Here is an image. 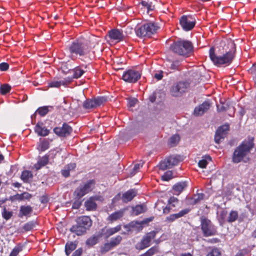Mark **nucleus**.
<instances>
[{
    "label": "nucleus",
    "instance_id": "nucleus-55",
    "mask_svg": "<svg viewBox=\"0 0 256 256\" xmlns=\"http://www.w3.org/2000/svg\"><path fill=\"white\" fill-rule=\"evenodd\" d=\"M162 73L163 72L161 70L156 72L154 74V78L158 80H162L163 77Z\"/></svg>",
    "mask_w": 256,
    "mask_h": 256
},
{
    "label": "nucleus",
    "instance_id": "nucleus-28",
    "mask_svg": "<svg viewBox=\"0 0 256 256\" xmlns=\"http://www.w3.org/2000/svg\"><path fill=\"white\" fill-rule=\"evenodd\" d=\"M76 167V164L74 163L68 164L62 170L61 172L62 175L65 178L68 177L70 176V172L74 170Z\"/></svg>",
    "mask_w": 256,
    "mask_h": 256
},
{
    "label": "nucleus",
    "instance_id": "nucleus-24",
    "mask_svg": "<svg viewBox=\"0 0 256 256\" xmlns=\"http://www.w3.org/2000/svg\"><path fill=\"white\" fill-rule=\"evenodd\" d=\"M190 209H184L177 214H170V216L166 217V220L170 222H172L176 219L181 218L190 212Z\"/></svg>",
    "mask_w": 256,
    "mask_h": 256
},
{
    "label": "nucleus",
    "instance_id": "nucleus-25",
    "mask_svg": "<svg viewBox=\"0 0 256 256\" xmlns=\"http://www.w3.org/2000/svg\"><path fill=\"white\" fill-rule=\"evenodd\" d=\"M147 30L148 29L146 28V24L138 25L135 28L136 33L139 37L149 36Z\"/></svg>",
    "mask_w": 256,
    "mask_h": 256
},
{
    "label": "nucleus",
    "instance_id": "nucleus-5",
    "mask_svg": "<svg viewBox=\"0 0 256 256\" xmlns=\"http://www.w3.org/2000/svg\"><path fill=\"white\" fill-rule=\"evenodd\" d=\"M200 220L201 230L204 236L207 237L216 234V228L210 220L202 216Z\"/></svg>",
    "mask_w": 256,
    "mask_h": 256
},
{
    "label": "nucleus",
    "instance_id": "nucleus-12",
    "mask_svg": "<svg viewBox=\"0 0 256 256\" xmlns=\"http://www.w3.org/2000/svg\"><path fill=\"white\" fill-rule=\"evenodd\" d=\"M187 87V83L182 82H178L172 87L170 93L174 96H180L182 93L185 92Z\"/></svg>",
    "mask_w": 256,
    "mask_h": 256
},
{
    "label": "nucleus",
    "instance_id": "nucleus-44",
    "mask_svg": "<svg viewBox=\"0 0 256 256\" xmlns=\"http://www.w3.org/2000/svg\"><path fill=\"white\" fill-rule=\"evenodd\" d=\"M49 148V143L46 140H43L40 142L38 145V150L40 151L43 152L48 149Z\"/></svg>",
    "mask_w": 256,
    "mask_h": 256
},
{
    "label": "nucleus",
    "instance_id": "nucleus-4",
    "mask_svg": "<svg viewBox=\"0 0 256 256\" xmlns=\"http://www.w3.org/2000/svg\"><path fill=\"white\" fill-rule=\"evenodd\" d=\"M210 57L214 64L218 66H228L232 61L234 54L231 51L226 52L222 56H218L214 54V48L212 47L210 50Z\"/></svg>",
    "mask_w": 256,
    "mask_h": 256
},
{
    "label": "nucleus",
    "instance_id": "nucleus-53",
    "mask_svg": "<svg viewBox=\"0 0 256 256\" xmlns=\"http://www.w3.org/2000/svg\"><path fill=\"white\" fill-rule=\"evenodd\" d=\"M2 217L6 220H9L12 216V212L7 211L6 209H4L2 212Z\"/></svg>",
    "mask_w": 256,
    "mask_h": 256
},
{
    "label": "nucleus",
    "instance_id": "nucleus-49",
    "mask_svg": "<svg viewBox=\"0 0 256 256\" xmlns=\"http://www.w3.org/2000/svg\"><path fill=\"white\" fill-rule=\"evenodd\" d=\"M173 178L172 172L168 170L166 172L163 176H162V178L163 180L168 181Z\"/></svg>",
    "mask_w": 256,
    "mask_h": 256
},
{
    "label": "nucleus",
    "instance_id": "nucleus-47",
    "mask_svg": "<svg viewBox=\"0 0 256 256\" xmlns=\"http://www.w3.org/2000/svg\"><path fill=\"white\" fill-rule=\"evenodd\" d=\"M48 107L45 106L38 108L36 110V112L40 116H44L48 114Z\"/></svg>",
    "mask_w": 256,
    "mask_h": 256
},
{
    "label": "nucleus",
    "instance_id": "nucleus-41",
    "mask_svg": "<svg viewBox=\"0 0 256 256\" xmlns=\"http://www.w3.org/2000/svg\"><path fill=\"white\" fill-rule=\"evenodd\" d=\"M36 222L34 221H30L25 224L22 226V228L25 232L31 230L35 226Z\"/></svg>",
    "mask_w": 256,
    "mask_h": 256
},
{
    "label": "nucleus",
    "instance_id": "nucleus-62",
    "mask_svg": "<svg viewBox=\"0 0 256 256\" xmlns=\"http://www.w3.org/2000/svg\"><path fill=\"white\" fill-rule=\"evenodd\" d=\"M142 164L143 163H139L136 164L133 168L134 170L136 172L140 168V167H142Z\"/></svg>",
    "mask_w": 256,
    "mask_h": 256
},
{
    "label": "nucleus",
    "instance_id": "nucleus-9",
    "mask_svg": "<svg viewBox=\"0 0 256 256\" xmlns=\"http://www.w3.org/2000/svg\"><path fill=\"white\" fill-rule=\"evenodd\" d=\"M182 161L179 156H170L160 163V167L162 170L170 168L172 166L178 165Z\"/></svg>",
    "mask_w": 256,
    "mask_h": 256
},
{
    "label": "nucleus",
    "instance_id": "nucleus-52",
    "mask_svg": "<svg viewBox=\"0 0 256 256\" xmlns=\"http://www.w3.org/2000/svg\"><path fill=\"white\" fill-rule=\"evenodd\" d=\"M32 209H20L19 216L22 217L24 216H27L30 214Z\"/></svg>",
    "mask_w": 256,
    "mask_h": 256
},
{
    "label": "nucleus",
    "instance_id": "nucleus-40",
    "mask_svg": "<svg viewBox=\"0 0 256 256\" xmlns=\"http://www.w3.org/2000/svg\"><path fill=\"white\" fill-rule=\"evenodd\" d=\"M238 218V214L236 211L232 210L229 214L227 219V221L229 222H234Z\"/></svg>",
    "mask_w": 256,
    "mask_h": 256
},
{
    "label": "nucleus",
    "instance_id": "nucleus-32",
    "mask_svg": "<svg viewBox=\"0 0 256 256\" xmlns=\"http://www.w3.org/2000/svg\"><path fill=\"white\" fill-rule=\"evenodd\" d=\"M124 216V210H120L116 211L111 214H110L108 217V220L111 222L116 221L120 218H121Z\"/></svg>",
    "mask_w": 256,
    "mask_h": 256
},
{
    "label": "nucleus",
    "instance_id": "nucleus-20",
    "mask_svg": "<svg viewBox=\"0 0 256 256\" xmlns=\"http://www.w3.org/2000/svg\"><path fill=\"white\" fill-rule=\"evenodd\" d=\"M210 104L205 102L194 108V114L196 116H202L210 108Z\"/></svg>",
    "mask_w": 256,
    "mask_h": 256
},
{
    "label": "nucleus",
    "instance_id": "nucleus-39",
    "mask_svg": "<svg viewBox=\"0 0 256 256\" xmlns=\"http://www.w3.org/2000/svg\"><path fill=\"white\" fill-rule=\"evenodd\" d=\"M12 87L8 84H4L0 86V93L2 95H5L11 90Z\"/></svg>",
    "mask_w": 256,
    "mask_h": 256
},
{
    "label": "nucleus",
    "instance_id": "nucleus-7",
    "mask_svg": "<svg viewBox=\"0 0 256 256\" xmlns=\"http://www.w3.org/2000/svg\"><path fill=\"white\" fill-rule=\"evenodd\" d=\"M106 101V99L102 96H98L94 98L86 99L83 102V108L86 110H91L102 105Z\"/></svg>",
    "mask_w": 256,
    "mask_h": 256
},
{
    "label": "nucleus",
    "instance_id": "nucleus-58",
    "mask_svg": "<svg viewBox=\"0 0 256 256\" xmlns=\"http://www.w3.org/2000/svg\"><path fill=\"white\" fill-rule=\"evenodd\" d=\"M141 4L142 6L146 8L148 10H152V8H150L151 4L148 3V2L142 0L141 2Z\"/></svg>",
    "mask_w": 256,
    "mask_h": 256
},
{
    "label": "nucleus",
    "instance_id": "nucleus-31",
    "mask_svg": "<svg viewBox=\"0 0 256 256\" xmlns=\"http://www.w3.org/2000/svg\"><path fill=\"white\" fill-rule=\"evenodd\" d=\"M77 246L76 242H70L66 243L65 245V252L66 256H68L72 251L74 250Z\"/></svg>",
    "mask_w": 256,
    "mask_h": 256
},
{
    "label": "nucleus",
    "instance_id": "nucleus-16",
    "mask_svg": "<svg viewBox=\"0 0 256 256\" xmlns=\"http://www.w3.org/2000/svg\"><path fill=\"white\" fill-rule=\"evenodd\" d=\"M108 36L112 40L116 42L123 40L124 39L122 32L118 29H114L109 31Z\"/></svg>",
    "mask_w": 256,
    "mask_h": 256
},
{
    "label": "nucleus",
    "instance_id": "nucleus-61",
    "mask_svg": "<svg viewBox=\"0 0 256 256\" xmlns=\"http://www.w3.org/2000/svg\"><path fill=\"white\" fill-rule=\"evenodd\" d=\"M246 254V252L244 250H240L235 256H244Z\"/></svg>",
    "mask_w": 256,
    "mask_h": 256
},
{
    "label": "nucleus",
    "instance_id": "nucleus-3",
    "mask_svg": "<svg viewBox=\"0 0 256 256\" xmlns=\"http://www.w3.org/2000/svg\"><path fill=\"white\" fill-rule=\"evenodd\" d=\"M172 50L179 55L188 56L193 52L192 43L186 40H177L171 45Z\"/></svg>",
    "mask_w": 256,
    "mask_h": 256
},
{
    "label": "nucleus",
    "instance_id": "nucleus-51",
    "mask_svg": "<svg viewBox=\"0 0 256 256\" xmlns=\"http://www.w3.org/2000/svg\"><path fill=\"white\" fill-rule=\"evenodd\" d=\"M206 256H221V252L217 248L212 249Z\"/></svg>",
    "mask_w": 256,
    "mask_h": 256
},
{
    "label": "nucleus",
    "instance_id": "nucleus-38",
    "mask_svg": "<svg viewBox=\"0 0 256 256\" xmlns=\"http://www.w3.org/2000/svg\"><path fill=\"white\" fill-rule=\"evenodd\" d=\"M158 252L157 246H152L148 249L146 252L139 256H152Z\"/></svg>",
    "mask_w": 256,
    "mask_h": 256
},
{
    "label": "nucleus",
    "instance_id": "nucleus-45",
    "mask_svg": "<svg viewBox=\"0 0 256 256\" xmlns=\"http://www.w3.org/2000/svg\"><path fill=\"white\" fill-rule=\"evenodd\" d=\"M113 246L111 245L110 242L109 243H106L100 248V252L102 254H104L110 250Z\"/></svg>",
    "mask_w": 256,
    "mask_h": 256
},
{
    "label": "nucleus",
    "instance_id": "nucleus-30",
    "mask_svg": "<svg viewBox=\"0 0 256 256\" xmlns=\"http://www.w3.org/2000/svg\"><path fill=\"white\" fill-rule=\"evenodd\" d=\"M148 36H150L156 32L159 27L154 22H148L146 24Z\"/></svg>",
    "mask_w": 256,
    "mask_h": 256
},
{
    "label": "nucleus",
    "instance_id": "nucleus-23",
    "mask_svg": "<svg viewBox=\"0 0 256 256\" xmlns=\"http://www.w3.org/2000/svg\"><path fill=\"white\" fill-rule=\"evenodd\" d=\"M34 131L38 136H46L49 134V130L44 126L42 122H38L34 128Z\"/></svg>",
    "mask_w": 256,
    "mask_h": 256
},
{
    "label": "nucleus",
    "instance_id": "nucleus-1",
    "mask_svg": "<svg viewBox=\"0 0 256 256\" xmlns=\"http://www.w3.org/2000/svg\"><path fill=\"white\" fill-rule=\"evenodd\" d=\"M91 50L90 42L85 38L76 40L68 47L69 57L72 60H76L78 56H87Z\"/></svg>",
    "mask_w": 256,
    "mask_h": 256
},
{
    "label": "nucleus",
    "instance_id": "nucleus-48",
    "mask_svg": "<svg viewBox=\"0 0 256 256\" xmlns=\"http://www.w3.org/2000/svg\"><path fill=\"white\" fill-rule=\"evenodd\" d=\"M65 82L64 81H52L49 84V86L52 88H60L62 85H64Z\"/></svg>",
    "mask_w": 256,
    "mask_h": 256
},
{
    "label": "nucleus",
    "instance_id": "nucleus-42",
    "mask_svg": "<svg viewBox=\"0 0 256 256\" xmlns=\"http://www.w3.org/2000/svg\"><path fill=\"white\" fill-rule=\"evenodd\" d=\"M122 240V237L118 235L114 238H112L110 240V243L113 248H114L120 244Z\"/></svg>",
    "mask_w": 256,
    "mask_h": 256
},
{
    "label": "nucleus",
    "instance_id": "nucleus-2",
    "mask_svg": "<svg viewBox=\"0 0 256 256\" xmlns=\"http://www.w3.org/2000/svg\"><path fill=\"white\" fill-rule=\"evenodd\" d=\"M254 146V138H248L244 140L234 150L232 160L234 163L241 162H247L250 158L248 154Z\"/></svg>",
    "mask_w": 256,
    "mask_h": 256
},
{
    "label": "nucleus",
    "instance_id": "nucleus-29",
    "mask_svg": "<svg viewBox=\"0 0 256 256\" xmlns=\"http://www.w3.org/2000/svg\"><path fill=\"white\" fill-rule=\"evenodd\" d=\"M48 162V158L46 156H44L40 158L38 162L34 165V168L36 170H40L42 167L46 166Z\"/></svg>",
    "mask_w": 256,
    "mask_h": 256
},
{
    "label": "nucleus",
    "instance_id": "nucleus-34",
    "mask_svg": "<svg viewBox=\"0 0 256 256\" xmlns=\"http://www.w3.org/2000/svg\"><path fill=\"white\" fill-rule=\"evenodd\" d=\"M24 246L20 243L18 244L12 250L9 256H17L20 252L23 250Z\"/></svg>",
    "mask_w": 256,
    "mask_h": 256
},
{
    "label": "nucleus",
    "instance_id": "nucleus-60",
    "mask_svg": "<svg viewBox=\"0 0 256 256\" xmlns=\"http://www.w3.org/2000/svg\"><path fill=\"white\" fill-rule=\"evenodd\" d=\"M40 200L42 204H46L48 201V197L46 196H42L40 198Z\"/></svg>",
    "mask_w": 256,
    "mask_h": 256
},
{
    "label": "nucleus",
    "instance_id": "nucleus-35",
    "mask_svg": "<svg viewBox=\"0 0 256 256\" xmlns=\"http://www.w3.org/2000/svg\"><path fill=\"white\" fill-rule=\"evenodd\" d=\"M179 204V200L174 196L170 197L168 200V208L178 206Z\"/></svg>",
    "mask_w": 256,
    "mask_h": 256
},
{
    "label": "nucleus",
    "instance_id": "nucleus-50",
    "mask_svg": "<svg viewBox=\"0 0 256 256\" xmlns=\"http://www.w3.org/2000/svg\"><path fill=\"white\" fill-rule=\"evenodd\" d=\"M14 197L15 199L22 200L24 199H29L31 198V196L28 192H24L21 194H17Z\"/></svg>",
    "mask_w": 256,
    "mask_h": 256
},
{
    "label": "nucleus",
    "instance_id": "nucleus-59",
    "mask_svg": "<svg viewBox=\"0 0 256 256\" xmlns=\"http://www.w3.org/2000/svg\"><path fill=\"white\" fill-rule=\"evenodd\" d=\"M132 214H134L136 215H138L140 213L145 212V209H132Z\"/></svg>",
    "mask_w": 256,
    "mask_h": 256
},
{
    "label": "nucleus",
    "instance_id": "nucleus-6",
    "mask_svg": "<svg viewBox=\"0 0 256 256\" xmlns=\"http://www.w3.org/2000/svg\"><path fill=\"white\" fill-rule=\"evenodd\" d=\"M96 182L94 180H89L84 185L79 186L74 191V194L80 199L88 193L92 191L94 188Z\"/></svg>",
    "mask_w": 256,
    "mask_h": 256
},
{
    "label": "nucleus",
    "instance_id": "nucleus-26",
    "mask_svg": "<svg viewBox=\"0 0 256 256\" xmlns=\"http://www.w3.org/2000/svg\"><path fill=\"white\" fill-rule=\"evenodd\" d=\"M186 186L187 184L186 182H178L173 186L172 193L175 195L178 196Z\"/></svg>",
    "mask_w": 256,
    "mask_h": 256
},
{
    "label": "nucleus",
    "instance_id": "nucleus-13",
    "mask_svg": "<svg viewBox=\"0 0 256 256\" xmlns=\"http://www.w3.org/2000/svg\"><path fill=\"white\" fill-rule=\"evenodd\" d=\"M104 229H101L100 230L97 232L95 234L86 240V245L89 247H92L96 245L98 242L100 238L104 236Z\"/></svg>",
    "mask_w": 256,
    "mask_h": 256
},
{
    "label": "nucleus",
    "instance_id": "nucleus-33",
    "mask_svg": "<svg viewBox=\"0 0 256 256\" xmlns=\"http://www.w3.org/2000/svg\"><path fill=\"white\" fill-rule=\"evenodd\" d=\"M32 177L33 175L31 172L28 170H24L20 178L24 182H28L30 179L32 178Z\"/></svg>",
    "mask_w": 256,
    "mask_h": 256
},
{
    "label": "nucleus",
    "instance_id": "nucleus-64",
    "mask_svg": "<svg viewBox=\"0 0 256 256\" xmlns=\"http://www.w3.org/2000/svg\"><path fill=\"white\" fill-rule=\"evenodd\" d=\"M178 66V62H173L171 64L170 68L173 70L177 69Z\"/></svg>",
    "mask_w": 256,
    "mask_h": 256
},
{
    "label": "nucleus",
    "instance_id": "nucleus-19",
    "mask_svg": "<svg viewBox=\"0 0 256 256\" xmlns=\"http://www.w3.org/2000/svg\"><path fill=\"white\" fill-rule=\"evenodd\" d=\"M124 228H126L128 232L136 230L138 232L143 228L141 222L135 221L131 222L128 224L125 225Z\"/></svg>",
    "mask_w": 256,
    "mask_h": 256
},
{
    "label": "nucleus",
    "instance_id": "nucleus-22",
    "mask_svg": "<svg viewBox=\"0 0 256 256\" xmlns=\"http://www.w3.org/2000/svg\"><path fill=\"white\" fill-rule=\"evenodd\" d=\"M136 194L137 191L135 189H132L123 194L122 200L124 202H128L132 200Z\"/></svg>",
    "mask_w": 256,
    "mask_h": 256
},
{
    "label": "nucleus",
    "instance_id": "nucleus-36",
    "mask_svg": "<svg viewBox=\"0 0 256 256\" xmlns=\"http://www.w3.org/2000/svg\"><path fill=\"white\" fill-rule=\"evenodd\" d=\"M208 160H211V158L210 156H206L203 157L198 163V166L202 168H206L208 164Z\"/></svg>",
    "mask_w": 256,
    "mask_h": 256
},
{
    "label": "nucleus",
    "instance_id": "nucleus-15",
    "mask_svg": "<svg viewBox=\"0 0 256 256\" xmlns=\"http://www.w3.org/2000/svg\"><path fill=\"white\" fill-rule=\"evenodd\" d=\"M72 130V128L68 124L64 123L62 127L55 128L54 129V132L59 136H66L70 134Z\"/></svg>",
    "mask_w": 256,
    "mask_h": 256
},
{
    "label": "nucleus",
    "instance_id": "nucleus-57",
    "mask_svg": "<svg viewBox=\"0 0 256 256\" xmlns=\"http://www.w3.org/2000/svg\"><path fill=\"white\" fill-rule=\"evenodd\" d=\"M154 218V216H150V218H144V219L142 222V225L143 224H148V222H152Z\"/></svg>",
    "mask_w": 256,
    "mask_h": 256
},
{
    "label": "nucleus",
    "instance_id": "nucleus-43",
    "mask_svg": "<svg viewBox=\"0 0 256 256\" xmlns=\"http://www.w3.org/2000/svg\"><path fill=\"white\" fill-rule=\"evenodd\" d=\"M180 138L178 135H174L170 138L169 144L171 146H175L179 142Z\"/></svg>",
    "mask_w": 256,
    "mask_h": 256
},
{
    "label": "nucleus",
    "instance_id": "nucleus-14",
    "mask_svg": "<svg viewBox=\"0 0 256 256\" xmlns=\"http://www.w3.org/2000/svg\"><path fill=\"white\" fill-rule=\"evenodd\" d=\"M229 125L225 124L220 126L216 132L214 140L216 143L218 144L222 138H224L228 132L229 130Z\"/></svg>",
    "mask_w": 256,
    "mask_h": 256
},
{
    "label": "nucleus",
    "instance_id": "nucleus-54",
    "mask_svg": "<svg viewBox=\"0 0 256 256\" xmlns=\"http://www.w3.org/2000/svg\"><path fill=\"white\" fill-rule=\"evenodd\" d=\"M9 65L8 63L2 62L0 64V70L1 71H6L8 70Z\"/></svg>",
    "mask_w": 256,
    "mask_h": 256
},
{
    "label": "nucleus",
    "instance_id": "nucleus-56",
    "mask_svg": "<svg viewBox=\"0 0 256 256\" xmlns=\"http://www.w3.org/2000/svg\"><path fill=\"white\" fill-rule=\"evenodd\" d=\"M83 250L82 248H78L72 254V256H81Z\"/></svg>",
    "mask_w": 256,
    "mask_h": 256
},
{
    "label": "nucleus",
    "instance_id": "nucleus-37",
    "mask_svg": "<svg viewBox=\"0 0 256 256\" xmlns=\"http://www.w3.org/2000/svg\"><path fill=\"white\" fill-rule=\"evenodd\" d=\"M73 72V78H80L84 72V71L80 67H76L72 70Z\"/></svg>",
    "mask_w": 256,
    "mask_h": 256
},
{
    "label": "nucleus",
    "instance_id": "nucleus-10",
    "mask_svg": "<svg viewBox=\"0 0 256 256\" xmlns=\"http://www.w3.org/2000/svg\"><path fill=\"white\" fill-rule=\"evenodd\" d=\"M141 75V72L134 69H130L124 73L122 79L126 82L134 83L140 78Z\"/></svg>",
    "mask_w": 256,
    "mask_h": 256
},
{
    "label": "nucleus",
    "instance_id": "nucleus-46",
    "mask_svg": "<svg viewBox=\"0 0 256 256\" xmlns=\"http://www.w3.org/2000/svg\"><path fill=\"white\" fill-rule=\"evenodd\" d=\"M204 198V194L202 193L197 194L194 196L192 198V202L196 204Z\"/></svg>",
    "mask_w": 256,
    "mask_h": 256
},
{
    "label": "nucleus",
    "instance_id": "nucleus-27",
    "mask_svg": "<svg viewBox=\"0 0 256 256\" xmlns=\"http://www.w3.org/2000/svg\"><path fill=\"white\" fill-rule=\"evenodd\" d=\"M102 229H104V236L105 235L106 238H108L115 233L119 232L121 230V226L118 225L116 227L109 228H106L105 227Z\"/></svg>",
    "mask_w": 256,
    "mask_h": 256
},
{
    "label": "nucleus",
    "instance_id": "nucleus-21",
    "mask_svg": "<svg viewBox=\"0 0 256 256\" xmlns=\"http://www.w3.org/2000/svg\"><path fill=\"white\" fill-rule=\"evenodd\" d=\"M70 230L72 233H74L78 236H82L86 234L87 232L84 229V228L80 224V225L78 222H76V224L73 225L70 228Z\"/></svg>",
    "mask_w": 256,
    "mask_h": 256
},
{
    "label": "nucleus",
    "instance_id": "nucleus-17",
    "mask_svg": "<svg viewBox=\"0 0 256 256\" xmlns=\"http://www.w3.org/2000/svg\"><path fill=\"white\" fill-rule=\"evenodd\" d=\"M76 222L78 224L84 228V229L87 231L88 230L92 225V220L88 216H82L76 218Z\"/></svg>",
    "mask_w": 256,
    "mask_h": 256
},
{
    "label": "nucleus",
    "instance_id": "nucleus-11",
    "mask_svg": "<svg viewBox=\"0 0 256 256\" xmlns=\"http://www.w3.org/2000/svg\"><path fill=\"white\" fill-rule=\"evenodd\" d=\"M180 23L184 30L188 31L194 26L196 20L192 16H183L180 20Z\"/></svg>",
    "mask_w": 256,
    "mask_h": 256
},
{
    "label": "nucleus",
    "instance_id": "nucleus-8",
    "mask_svg": "<svg viewBox=\"0 0 256 256\" xmlns=\"http://www.w3.org/2000/svg\"><path fill=\"white\" fill-rule=\"evenodd\" d=\"M156 233V232L152 230L146 234L140 242L136 244V248L140 250L149 247L152 240L155 238Z\"/></svg>",
    "mask_w": 256,
    "mask_h": 256
},
{
    "label": "nucleus",
    "instance_id": "nucleus-18",
    "mask_svg": "<svg viewBox=\"0 0 256 256\" xmlns=\"http://www.w3.org/2000/svg\"><path fill=\"white\" fill-rule=\"evenodd\" d=\"M102 200V197L99 196H92L84 202L86 208H96L98 204Z\"/></svg>",
    "mask_w": 256,
    "mask_h": 256
},
{
    "label": "nucleus",
    "instance_id": "nucleus-63",
    "mask_svg": "<svg viewBox=\"0 0 256 256\" xmlns=\"http://www.w3.org/2000/svg\"><path fill=\"white\" fill-rule=\"evenodd\" d=\"M136 102L137 100L134 98L129 100V104L130 105V106H134L136 104Z\"/></svg>",
    "mask_w": 256,
    "mask_h": 256
}]
</instances>
